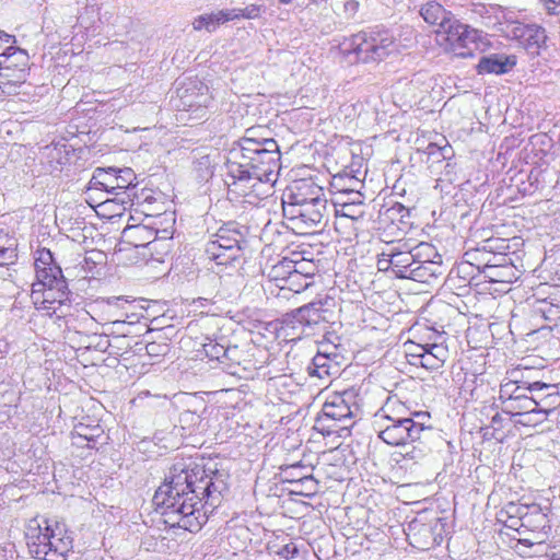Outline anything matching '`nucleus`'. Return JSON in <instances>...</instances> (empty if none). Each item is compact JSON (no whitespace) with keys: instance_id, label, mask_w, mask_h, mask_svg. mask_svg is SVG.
Returning <instances> with one entry per match:
<instances>
[{"instance_id":"1","label":"nucleus","mask_w":560,"mask_h":560,"mask_svg":"<svg viewBox=\"0 0 560 560\" xmlns=\"http://www.w3.org/2000/svg\"><path fill=\"white\" fill-rule=\"evenodd\" d=\"M226 489L224 474L191 457L180 458L155 491L153 503L166 526L196 533L207 522L202 500L214 509Z\"/></svg>"},{"instance_id":"2","label":"nucleus","mask_w":560,"mask_h":560,"mask_svg":"<svg viewBox=\"0 0 560 560\" xmlns=\"http://www.w3.org/2000/svg\"><path fill=\"white\" fill-rule=\"evenodd\" d=\"M279 161L280 151L273 139L243 137L229 151L228 175L233 179L232 185L252 188L256 183L275 182Z\"/></svg>"},{"instance_id":"3","label":"nucleus","mask_w":560,"mask_h":560,"mask_svg":"<svg viewBox=\"0 0 560 560\" xmlns=\"http://www.w3.org/2000/svg\"><path fill=\"white\" fill-rule=\"evenodd\" d=\"M378 438L388 445L400 446L420 441L432 430L427 411H411L398 399L388 398L374 415Z\"/></svg>"},{"instance_id":"4","label":"nucleus","mask_w":560,"mask_h":560,"mask_svg":"<svg viewBox=\"0 0 560 560\" xmlns=\"http://www.w3.org/2000/svg\"><path fill=\"white\" fill-rule=\"evenodd\" d=\"M36 254V282L32 285L31 296L37 308L56 314L70 302L71 292L50 249L42 248Z\"/></svg>"},{"instance_id":"5","label":"nucleus","mask_w":560,"mask_h":560,"mask_svg":"<svg viewBox=\"0 0 560 560\" xmlns=\"http://www.w3.org/2000/svg\"><path fill=\"white\" fill-rule=\"evenodd\" d=\"M25 539L31 556L38 560H66L73 547L66 525L47 518L30 520Z\"/></svg>"},{"instance_id":"6","label":"nucleus","mask_w":560,"mask_h":560,"mask_svg":"<svg viewBox=\"0 0 560 560\" xmlns=\"http://www.w3.org/2000/svg\"><path fill=\"white\" fill-rule=\"evenodd\" d=\"M331 306L334 300L328 296L312 301L287 314L284 323L293 329L300 327V334L305 337L314 336L326 330L332 316Z\"/></svg>"},{"instance_id":"7","label":"nucleus","mask_w":560,"mask_h":560,"mask_svg":"<svg viewBox=\"0 0 560 560\" xmlns=\"http://www.w3.org/2000/svg\"><path fill=\"white\" fill-rule=\"evenodd\" d=\"M359 411L357 393L354 389H348L332 394L325 401L318 421L322 423L332 421L334 424H327V428L330 431H342L352 425V419L358 416Z\"/></svg>"},{"instance_id":"8","label":"nucleus","mask_w":560,"mask_h":560,"mask_svg":"<svg viewBox=\"0 0 560 560\" xmlns=\"http://www.w3.org/2000/svg\"><path fill=\"white\" fill-rule=\"evenodd\" d=\"M14 59H0V97L28 96L33 86L26 82L28 77V56L24 50H15Z\"/></svg>"},{"instance_id":"9","label":"nucleus","mask_w":560,"mask_h":560,"mask_svg":"<svg viewBox=\"0 0 560 560\" xmlns=\"http://www.w3.org/2000/svg\"><path fill=\"white\" fill-rule=\"evenodd\" d=\"M135 179L136 174L130 167H97L89 182L88 191L102 190L115 196L124 194L127 195L128 200L121 198L120 201L126 203L132 201L131 197L135 194L131 195V191L136 188Z\"/></svg>"},{"instance_id":"10","label":"nucleus","mask_w":560,"mask_h":560,"mask_svg":"<svg viewBox=\"0 0 560 560\" xmlns=\"http://www.w3.org/2000/svg\"><path fill=\"white\" fill-rule=\"evenodd\" d=\"M423 252H431V245L420 243L417 246H411L408 241L398 240L386 243L383 247V256L390 257L389 264L393 265V273L400 279L408 278V272L423 257Z\"/></svg>"},{"instance_id":"11","label":"nucleus","mask_w":560,"mask_h":560,"mask_svg":"<svg viewBox=\"0 0 560 560\" xmlns=\"http://www.w3.org/2000/svg\"><path fill=\"white\" fill-rule=\"evenodd\" d=\"M326 209L327 199L322 194L316 195L314 200L298 207L284 206L283 217L292 224V230L307 234L322 224Z\"/></svg>"},{"instance_id":"12","label":"nucleus","mask_w":560,"mask_h":560,"mask_svg":"<svg viewBox=\"0 0 560 560\" xmlns=\"http://www.w3.org/2000/svg\"><path fill=\"white\" fill-rule=\"evenodd\" d=\"M396 48L393 35L388 31L358 33L357 61H380Z\"/></svg>"},{"instance_id":"13","label":"nucleus","mask_w":560,"mask_h":560,"mask_svg":"<svg viewBox=\"0 0 560 560\" xmlns=\"http://www.w3.org/2000/svg\"><path fill=\"white\" fill-rule=\"evenodd\" d=\"M180 112L194 114L195 118L200 119L206 115V109L211 102L208 86L199 80H189L176 89Z\"/></svg>"},{"instance_id":"14","label":"nucleus","mask_w":560,"mask_h":560,"mask_svg":"<svg viewBox=\"0 0 560 560\" xmlns=\"http://www.w3.org/2000/svg\"><path fill=\"white\" fill-rule=\"evenodd\" d=\"M502 31L511 39L517 40L532 55H537L547 39L545 28L536 24L506 21Z\"/></svg>"},{"instance_id":"15","label":"nucleus","mask_w":560,"mask_h":560,"mask_svg":"<svg viewBox=\"0 0 560 560\" xmlns=\"http://www.w3.org/2000/svg\"><path fill=\"white\" fill-rule=\"evenodd\" d=\"M438 521L434 525L431 523H423L420 520H413L408 524L407 538L410 545L421 550H428L439 545L442 537L435 534Z\"/></svg>"},{"instance_id":"16","label":"nucleus","mask_w":560,"mask_h":560,"mask_svg":"<svg viewBox=\"0 0 560 560\" xmlns=\"http://www.w3.org/2000/svg\"><path fill=\"white\" fill-rule=\"evenodd\" d=\"M322 187L308 179L293 182L282 194V208L284 206L298 207L322 195Z\"/></svg>"},{"instance_id":"17","label":"nucleus","mask_w":560,"mask_h":560,"mask_svg":"<svg viewBox=\"0 0 560 560\" xmlns=\"http://www.w3.org/2000/svg\"><path fill=\"white\" fill-rule=\"evenodd\" d=\"M529 399L535 409L553 410L560 405V394L556 384L534 381L529 386Z\"/></svg>"},{"instance_id":"18","label":"nucleus","mask_w":560,"mask_h":560,"mask_svg":"<svg viewBox=\"0 0 560 560\" xmlns=\"http://www.w3.org/2000/svg\"><path fill=\"white\" fill-rule=\"evenodd\" d=\"M212 237L206 245V255H213L214 250L221 249L240 254L243 235L238 231L221 228Z\"/></svg>"},{"instance_id":"19","label":"nucleus","mask_w":560,"mask_h":560,"mask_svg":"<svg viewBox=\"0 0 560 560\" xmlns=\"http://www.w3.org/2000/svg\"><path fill=\"white\" fill-rule=\"evenodd\" d=\"M515 66L516 57L514 55L491 54L479 59L477 71L479 74H504L510 72Z\"/></svg>"},{"instance_id":"20","label":"nucleus","mask_w":560,"mask_h":560,"mask_svg":"<svg viewBox=\"0 0 560 560\" xmlns=\"http://www.w3.org/2000/svg\"><path fill=\"white\" fill-rule=\"evenodd\" d=\"M429 256L430 252H423V257L415 264L412 270L408 272L407 279L422 283H431L432 280L443 273L442 262L430 259Z\"/></svg>"},{"instance_id":"21","label":"nucleus","mask_w":560,"mask_h":560,"mask_svg":"<svg viewBox=\"0 0 560 560\" xmlns=\"http://www.w3.org/2000/svg\"><path fill=\"white\" fill-rule=\"evenodd\" d=\"M448 358V349L443 342L427 343V349L422 352L418 365L427 370H438Z\"/></svg>"},{"instance_id":"22","label":"nucleus","mask_w":560,"mask_h":560,"mask_svg":"<svg viewBox=\"0 0 560 560\" xmlns=\"http://www.w3.org/2000/svg\"><path fill=\"white\" fill-rule=\"evenodd\" d=\"M481 39V32L476 28H469L459 38L451 45L448 49L456 56L467 58L474 55V49L477 48L478 40Z\"/></svg>"},{"instance_id":"23","label":"nucleus","mask_w":560,"mask_h":560,"mask_svg":"<svg viewBox=\"0 0 560 560\" xmlns=\"http://www.w3.org/2000/svg\"><path fill=\"white\" fill-rule=\"evenodd\" d=\"M468 25L460 23L454 15L446 20L444 24H442V28H435L436 36L440 38V42H444L446 48L459 38L467 30Z\"/></svg>"},{"instance_id":"24","label":"nucleus","mask_w":560,"mask_h":560,"mask_svg":"<svg viewBox=\"0 0 560 560\" xmlns=\"http://www.w3.org/2000/svg\"><path fill=\"white\" fill-rule=\"evenodd\" d=\"M522 526L529 528L537 534L547 535L551 529L547 514L542 513L540 508L534 506L522 517Z\"/></svg>"},{"instance_id":"25","label":"nucleus","mask_w":560,"mask_h":560,"mask_svg":"<svg viewBox=\"0 0 560 560\" xmlns=\"http://www.w3.org/2000/svg\"><path fill=\"white\" fill-rule=\"evenodd\" d=\"M420 14L428 24L433 25L436 28H442V24L453 16L451 12L446 11L435 1H430L423 4L420 10Z\"/></svg>"},{"instance_id":"26","label":"nucleus","mask_w":560,"mask_h":560,"mask_svg":"<svg viewBox=\"0 0 560 560\" xmlns=\"http://www.w3.org/2000/svg\"><path fill=\"white\" fill-rule=\"evenodd\" d=\"M298 262L288 258H283L268 270V278L276 282L280 289H285L287 280L296 271Z\"/></svg>"},{"instance_id":"27","label":"nucleus","mask_w":560,"mask_h":560,"mask_svg":"<svg viewBox=\"0 0 560 560\" xmlns=\"http://www.w3.org/2000/svg\"><path fill=\"white\" fill-rule=\"evenodd\" d=\"M533 405L534 402L529 399V396L527 395L517 399L502 401L501 409L502 412L505 415H509L511 417H518V419H522L526 411L534 410Z\"/></svg>"},{"instance_id":"28","label":"nucleus","mask_w":560,"mask_h":560,"mask_svg":"<svg viewBox=\"0 0 560 560\" xmlns=\"http://www.w3.org/2000/svg\"><path fill=\"white\" fill-rule=\"evenodd\" d=\"M534 370L528 366H516L506 371L501 384L530 386L535 380L532 374Z\"/></svg>"},{"instance_id":"29","label":"nucleus","mask_w":560,"mask_h":560,"mask_svg":"<svg viewBox=\"0 0 560 560\" xmlns=\"http://www.w3.org/2000/svg\"><path fill=\"white\" fill-rule=\"evenodd\" d=\"M331 360L329 355L318 352L312 361V365L308 366L310 375L324 378L330 375Z\"/></svg>"},{"instance_id":"30","label":"nucleus","mask_w":560,"mask_h":560,"mask_svg":"<svg viewBox=\"0 0 560 560\" xmlns=\"http://www.w3.org/2000/svg\"><path fill=\"white\" fill-rule=\"evenodd\" d=\"M509 419L503 417L500 412H495L490 420V424L483 428V436L489 439H494L497 441H502L504 438V433L502 429L505 427V422Z\"/></svg>"},{"instance_id":"31","label":"nucleus","mask_w":560,"mask_h":560,"mask_svg":"<svg viewBox=\"0 0 560 560\" xmlns=\"http://www.w3.org/2000/svg\"><path fill=\"white\" fill-rule=\"evenodd\" d=\"M237 351L236 347L225 348L219 343H207L205 345V352L211 360H218L224 363V360H231L232 354Z\"/></svg>"},{"instance_id":"32","label":"nucleus","mask_w":560,"mask_h":560,"mask_svg":"<svg viewBox=\"0 0 560 560\" xmlns=\"http://www.w3.org/2000/svg\"><path fill=\"white\" fill-rule=\"evenodd\" d=\"M529 395V386L501 384L499 392L500 402L510 399H517Z\"/></svg>"},{"instance_id":"33","label":"nucleus","mask_w":560,"mask_h":560,"mask_svg":"<svg viewBox=\"0 0 560 560\" xmlns=\"http://www.w3.org/2000/svg\"><path fill=\"white\" fill-rule=\"evenodd\" d=\"M284 284L290 291L299 293L306 290L311 285V282L308 281V277L296 268V271L289 277Z\"/></svg>"},{"instance_id":"34","label":"nucleus","mask_w":560,"mask_h":560,"mask_svg":"<svg viewBox=\"0 0 560 560\" xmlns=\"http://www.w3.org/2000/svg\"><path fill=\"white\" fill-rule=\"evenodd\" d=\"M551 412H553V410L535 409L533 411H526L522 419H517L516 422L523 425L535 427L546 421Z\"/></svg>"},{"instance_id":"35","label":"nucleus","mask_w":560,"mask_h":560,"mask_svg":"<svg viewBox=\"0 0 560 560\" xmlns=\"http://www.w3.org/2000/svg\"><path fill=\"white\" fill-rule=\"evenodd\" d=\"M268 550L270 553H276L285 560L295 558L299 555V548L293 541L278 546L275 542L268 544Z\"/></svg>"},{"instance_id":"36","label":"nucleus","mask_w":560,"mask_h":560,"mask_svg":"<svg viewBox=\"0 0 560 560\" xmlns=\"http://www.w3.org/2000/svg\"><path fill=\"white\" fill-rule=\"evenodd\" d=\"M512 268H495V266H483L481 269V272L485 275L486 278L489 279L491 282H505L509 281L506 278L509 273H511Z\"/></svg>"},{"instance_id":"37","label":"nucleus","mask_w":560,"mask_h":560,"mask_svg":"<svg viewBox=\"0 0 560 560\" xmlns=\"http://www.w3.org/2000/svg\"><path fill=\"white\" fill-rule=\"evenodd\" d=\"M201 423V417L195 411L185 410L179 415V424L183 430L192 433Z\"/></svg>"},{"instance_id":"38","label":"nucleus","mask_w":560,"mask_h":560,"mask_svg":"<svg viewBox=\"0 0 560 560\" xmlns=\"http://www.w3.org/2000/svg\"><path fill=\"white\" fill-rule=\"evenodd\" d=\"M338 48L345 57L352 56L353 59H351V61H357L358 34L351 35L349 37H343L338 43Z\"/></svg>"},{"instance_id":"39","label":"nucleus","mask_w":560,"mask_h":560,"mask_svg":"<svg viewBox=\"0 0 560 560\" xmlns=\"http://www.w3.org/2000/svg\"><path fill=\"white\" fill-rule=\"evenodd\" d=\"M15 38L12 35H9L2 31H0V58H11L14 59L12 55L15 50H21L20 48L14 47Z\"/></svg>"},{"instance_id":"40","label":"nucleus","mask_w":560,"mask_h":560,"mask_svg":"<svg viewBox=\"0 0 560 560\" xmlns=\"http://www.w3.org/2000/svg\"><path fill=\"white\" fill-rule=\"evenodd\" d=\"M208 20V31L212 32L221 23L235 20V14L230 13L229 9L218 11L215 13L206 14Z\"/></svg>"},{"instance_id":"41","label":"nucleus","mask_w":560,"mask_h":560,"mask_svg":"<svg viewBox=\"0 0 560 560\" xmlns=\"http://www.w3.org/2000/svg\"><path fill=\"white\" fill-rule=\"evenodd\" d=\"M291 482L300 486V493L310 497L317 492V481L311 475H304L295 480H290Z\"/></svg>"},{"instance_id":"42","label":"nucleus","mask_w":560,"mask_h":560,"mask_svg":"<svg viewBox=\"0 0 560 560\" xmlns=\"http://www.w3.org/2000/svg\"><path fill=\"white\" fill-rule=\"evenodd\" d=\"M405 348L408 362L412 365H418L422 352L427 349V343L409 342L405 343Z\"/></svg>"},{"instance_id":"43","label":"nucleus","mask_w":560,"mask_h":560,"mask_svg":"<svg viewBox=\"0 0 560 560\" xmlns=\"http://www.w3.org/2000/svg\"><path fill=\"white\" fill-rule=\"evenodd\" d=\"M210 260H213L218 266H226L235 261L238 253L228 252L226 249L214 250L213 255H206Z\"/></svg>"},{"instance_id":"44","label":"nucleus","mask_w":560,"mask_h":560,"mask_svg":"<svg viewBox=\"0 0 560 560\" xmlns=\"http://www.w3.org/2000/svg\"><path fill=\"white\" fill-rule=\"evenodd\" d=\"M482 255H488L489 258L485 259L483 266H495V268H506L510 267V258L504 254H490L482 253Z\"/></svg>"},{"instance_id":"45","label":"nucleus","mask_w":560,"mask_h":560,"mask_svg":"<svg viewBox=\"0 0 560 560\" xmlns=\"http://www.w3.org/2000/svg\"><path fill=\"white\" fill-rule=\"evenodd\" d=\"M230 13L235 14V19H256L259 16L260 8L255 4H250L244 9H229Z\"/></svg>"},{"instance_id":"46","label":"nucleus","mask_w":560,"mask_h":560,"mask_svg":"<svg viewBox=\"0 0 560 560\" xmlns=\"http://www.w3.org/2000/svg\"><path fill=\"white\" fill-rule=\"evenodd\" d=\"M429 155H436V158L440 160H446L450 158V153L452 152V148L447 144L441 147L436 143H430L427 148Z\"/></svg>"},{"instance_id":"47","label":"nucleus","mask_w":560,"mask_h":560,"mask_svg":"<svg viewBox=\"0 0 560 560\" xmlns=\"http://www.w3.org/2000/svg\"><path fill=\"white\" fill-rule=\"evenodd\" d=\"M359 7L360 3L357 0H343L342 12L346 19H352L357 14Z\"/></svg>"},{"instance_id":"48","label":"nucleus","mask_w":560,"mask_h":560,"mask_svg":"<svg viewBox=\"0 0 560 560\" xmlns=\"http://www.w3.org/2000/svg\"><path fill=\"white\" fill-rule=\"evenodd\" d=\"M389 258L390 257H384L383 256V249L381 250V253L377 255V268L380 271H392L393 272V265L389 264Z\"/></svg>"},{"instance_id":"49","label":"nucleus","mask_w":560,"mask_h":560,"mask_svg":"<svg viewBox=\"0 0 560 560\" xmlns=\"http://www.w3.org/2000/svg\"><path fill=\"white\" fill-rule=\"evenodd\" d=\"M16 257L14 249L8 247H0V264L12 261Z\"/></svg>"},{"instance_id":"50","label":"nucleus","mask_w":560,"mask_h":560,"mask_svg":"<svg viewBox=\"0 0 560 560\" xmlns=\"http://www.w3.org/2000/svg\"><path fill=\"white\" fill-rule=\"evenodd\" d=\"M423 457H424L423 451L421 448L416 447V446L412 447L411 451L406 452L404 454V458L405 459H410V460H413V462H419Z\"/></svg>"},{"instance_id":"51","label":"nucleus","mask_w":560,"mask_h":560,"mask_svg":"<svg viewBox=\"0 0 560 560\" xmlns=\"http://www.w3.org/2000/svg\"><path fill=\"white\" fill-rule=\"evenodd\" d=\"M549 14H560V0H542Z\"/></svg>"},{"instance_id":"52","label":"nucleus","mask_w":560,"mask_h":560,"mask_svg":"<svg viewBox=\"0 0 560 560\" xmlns=\"http://www.w3.org/2000/svg\"><path fill=\"white\" fill-rule=\"evenodd\" d=\"M208 20L207 15H199L197 19H195L192 25L194 28L197 31H200L202 28H206L208 31Z\"/></svg>"},{"instance_id":"53","label":"nucleus","mask_w":560,"mask_h":560,"mask_svg":"<svg viewBox=\"0 0 560 560\" xmlns=\"http://www.w3.org/2000/svg\"><path fill=\"white\" fill-rule=\"evenodd\" d=\"M342 215L355 219L361 215V213L355 214L353 205H343L342 207Z\"/></svg>"},{"instance_id":"54","label":"nucleus","mask_w":560,"mask_h":560,"mask_svg":"<svg viewBox=\"0 0 560 560\" xmlns=\"http://www.w3.org/2000/svg\"><path fill=\"white\" fill-rule=\"evenodd\" d=\"M9 352V343L0 338V360L5 357V354Z\"/></svg>"},{"instance_id":"55","label":"nucleus","mask_w":560,"mask_h":560,"mask_svg":"<svg viewBox=\"0 0 560 560\" xmlns=\"http://www.w3.org/2000/svg\"><path fill=\"white\" fill-rule=\"evenodd\" d=\"M298 472H299V468L298 467H292L291 468V471H290V475L292 476L291 480H295V479H299L301 477Z\"/></svg>"},{"instance_id":"56","label":"nucleus","mask_w":560,"mask_h":560,"mask_svg":"<svg viewBox=\"0 0 560 560\" xmlns=\"http://www.w3.org/2000/svg\"><path fill=\"white\" fill-rule=\"evenodd\" d=\"M155 347H156V345H155V343H150V345H148V346H147V352H148L149 354H151L153 351H155Z\"/></svg>"},{"instance_id":"57","label":"nucleus","mask_w":560,"mask_h":560,"mask_svg":"<svg viewBox=\"0 0 560 560\" xmlns=\"http://www.w3.org/2000/svg\"><path fill=\"white\" fill-rule=\"evenodd\" d=\"M254 132H255V130H254V129H247V130H246V136H245V137H248V138H253V139H255V138H254Z\"/></svg>"},{"instance_id":"58","label":"nucleus","mask_w":560,"mask_h":560,"mask_svg":"<svg viewBox=\"0 0 560 560\" xmlns=\"http://www.w3.org/2000/svg\"><path fill=\"white\" fill-rule=\"evenodd\" d=\"M228 370H229V373H230V374H233V375L237 374V371H236V370H234V369H232V366H231V365L228 368Z\"/></svg>"},{"instance_id":"59","label":"nucleus","mask_w":560,"mask_h":560,"mask_svg":"<svg viewBox=\"0 0 560 560\" xmlns=\"http://www.w3.org/2000/svg\"><path fill=\"white\" fill-rule=\"evenodd\" d=\"M79 435L84 436L88 441H93L92 436H88V435L83 434L82 432H79Z\"/></svg>"},{"instance_id":"60","label":"nucleus","mask_w":560,"mask_h":560,"mask_svg":"<svg viewBox=\"0 0 560 560\" xmlns=\"http://www.w3.org/2000/svg\"><path fill=\"white\" fill-rule=\"evenodd\" d=\"M126 323L125 322H121V320H116L114 322V325L115 326H124Z\"/></svg>"},{"instance_id":"61","label":"nucleus","mask_w":560,"mask_h":560,"mask_svg":"<svg viewBox=\"0 0 560 560\" xmlns=\"http://www.w3.org/2000/svg\"><path fill=\"white\" fill-rule=\"evenodd\" d=\"M293 0H279L280 3H283V4H289L291 3Z\"/></svg>"}]
</instances>
